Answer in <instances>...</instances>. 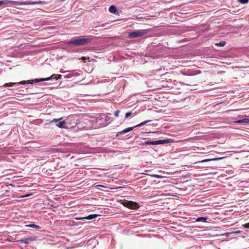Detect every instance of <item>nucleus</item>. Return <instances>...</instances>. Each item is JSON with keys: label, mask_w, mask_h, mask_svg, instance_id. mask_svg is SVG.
<instances>
[{"label": "nucleus", "mask_w": 249, "mask_h": 249, "mask_svg": "<svg viewBox=\"0 0 249 249\" xmlns=\"http://www.w3.org/2000/svg\"><path fill=\"white\" fill-rule=\"evenodd\" d=\"M95 37L92 36H82L81 38L72 39L68 42V44L80 46L90 43Z\"/></svg>", "instance_id": "1"}, {"label": "nucleus", "mask_w": 249, "mask_h": 249, "mask_svg": "<svg viewBox=\"0 0 249 249\" xmlns=\"http://www.w3.org/2000/svg\"><path fill=\"white\" fill-rule=\"evenodd\" d=\"M153 176H154V177H156V178H160V176H159V175H153Z\"/></svg>", "instance_id": "34"}, {"label": "nucleus", "mask_w": 249, "mask_h": 249, "mask_svg": "<svg viewBox=\"0 0 249 249\" xmlns=\"http://www.w3.org/2000/svg\"><path fill=\"white\" fill-rule=\"evenodd\" d=\"M5 4H7V2H5V0H0V6Z\"/></svg>", "instance_id": "29"}, {"label": "nucleus", "mask_w": 249, "mask_h": 249, "mask_svg": "<svg viewBox=\"0 0 249 249\" xmlns=\"http://www.w3.org/2000/svg\"><path fill=\"white\" fill-rule=\"evenodd\" d=\"M36 240V237H29L24 239H20L18 241L21 243L25 244H29L31 242Z\"/></svg>", "instance_id": "11"}, {"label": "nucleus", "mask_w": 249, "mask_h": 249, "mask_svg": "<svg viewBox=\"0 0 249 249\" xmlns=\"http://www.w3.org/2000/svg\"><path fill=\"white\" fill-rule=\"evenodd\" d=\"M61 76H62L61 75H59L57 77V78H58V79H60L61 78Z\"/></svg>", "instance_id": "36"}, {"label": "nucleus", "mask_w": 249, "mask_h": 249, "mask_svg": "<svg viewBox=\"0 0 249 249\" xmlns=\"http://www.w3.org/2000/svg\"><path fill=\"white\" fill-rule=\"evenodd\" d=\"M44 79H42V78H40V79H35L34 80H32V81H30V82H32L31 84L33 83V82H35V83H37V82H42V81H44Z\"/></svg>", "instance_id": "20"}, {"label": "nucleus", "mask_w": 249, "mask_h": 249, "mask_svg": "<svg viewBox=\"0 0 249 249\" xmlns=\"http://www.w3.org/2000/svg\"><path fill=\"white\" fill-rule=\"evenodd\" d=\"M31 195H32V194L25 195L21 196L20 197L21 198L27 197Z\"/></svg>", "instance_id": "33"}, {"label": "nucleus", "mask_w": 249, "mask_h": 249, "mask_svg": "<svg viewBox=\"0 0 249 249\" xmlns=\"http://www.w3.org/2000/svg\"><path fill=\"white\" fill-rule=\"evenodd\" d=\"M5 2H7V4L8 3H11L12 4L15 5H23L22 1L5 0Z\"/></svg>", "instance_id": "15"}, {"label": "nucleus", "mask_w": 249, "mask_h": 249, "mask_svg": "<svg viewBox=\"0 0 249 249\" xmlns=\"http://www.w3.org/2000/svg\"><path fill=\"white\" fill-rule=\"evenodd\" d=\"M233 123L235 124H249V119L246 118L242 120H239L237 121H235Z\"/></svg>", "instance_id": "14"}, {"label": "nucleus", "mask_w": 249, "mask_h": 249, "mask_svg": "<svg viewBox=\"0 0 249 249\" xmlns=\"http://www.w3.org/2000/svg\"><path fill=\"white\" fill-rule=\"evenodd\" d=\"M238 1L242 4L247 3L249 1V0H238Z\"/></svg>", "instance_id": "23"}, {"label": "nucleus", "mask_w": 249, "mask_h": 249, "mask_svg": "<svg viewBox=\"0 0 249 249\" xmlns=\"http://www.w3.org/2000/svg\"><path fill=\"white\" fill-rule=\"evenodd\" d=\"M227 237L229 236L230 235H232L231 232H227L223 234Z\"/></svg>", "instance_id": "32"}, {"label": "nucleus", "mask_w": 249, "mask_h": 249, "mask_svg": "<svg viewBox=\"0 0 249 249\" xmlns=\"http://www.w3.org/2000/svg\"><path fill=\"white\" fill-rule=\"evenodd\" d=\"M147 31L146 30H137L130 33L128 35L129 38H136L142 37L146 35Z\"/></svg>", "instance_id": "4"}, {"label": "nucleus", "mask_w": 249, "mask_h": 249, "mask_svg": "<svg viewBox=\"0 0 249 249\" xmlns=\"http://www.w3.org/2000/svg\"><path fill=\"white\" fill-rule=\"evenodd\" d=\"M98 187H105L104 186H103V185H98Z\"/></svg>", "instance_id": "38"}, {"label": "nucleus", "mask_w": 249, "mask_h": 249, "mask_svg": "<svg viewBox=\"0 0 249 249\" xmlns=\"http://www.w3.org/2000/svg\"><path fill=\"white\" fill-rule=\"evenodd\" d=\"M32 82H30V80L27 81H23L18 83H9L5 84L3 86L5 87H12L15 85H25L26 84H31Z\"/></svg>", "instance_id": "9"}, {"label": "nucleus", "mask_w": 249, "mask_h": 249, "mask_svg": "<svg viewBox=\"0 0 249 249\" xmlns=\"http://www.w3.org/2000/svg\"><path fill=\"white\" fill-rule=\"evenodd\" d=\"M98 216V214H89V215L88 216H86V217H80V218H77V219H89V220H90V219H93L96 217H97V216Z\"/></svg>", "instance_id": "13"}, {"label": "nucleus", "mask_w": 249, "mask_h": 249, "mask_svg": "<svg viewBox=\"0 0 249 249\" xmlns=\"http://www.w3.org/2000/svg\"><path fill=\"white\" fill-rule=\"evenodd\" d=\"M77 70L74 71H66L67 74L64 76L65 78H71L72 77L78 76L79 74L76 72Z\"/></svg>", "instance_id": "10"}, {"label": "nucleus", "mask_w": 249, "mask_h": 249, "mask_svg": "<svg viewBox=\"0 0 249 249\" xmlns=\"http://www.w3.org/2000/svg\"><path fill=\"white\" fill-rule=\"evenodd\" d=\"M66 124L69 126V128H71L77 124V116L75 115H71L69 116L65 120Z\"/></svg>", "instance_id": "3"}, {"label": "nucleus", "mask_w": 249, "mask_h": 249, "mask_svg": "<svg viewBox=\"0 0 249 249\" xmlns=\"http://www.w3.org/2000/svg\"><path fill=\"white\" fill-rule=\"evenodd\" d=\"M82 59L83 60H85V59H86V57H82Z\"/></svg>", "instance_id": "37"}, {"label": "nucleus", "mask_w": 249, "mask_h": 249, "mask_svg": "<svg viewBox=\"0 0 249 249\" xmlns=\"http://www.w3.org/2000/svg\"><path fill=\"white\" fill-rule=\"evenodd\" d=\"M62 119V118L58 119H53L52 122L56 124V125L59 128H69V126L67 125L65 120L61 121Z\"/></svg>", "instance_id": "7"}, {"label": "nucleus", "mask_w": 249, "mask_h": 249, "mask_svg": "<svg viewBox=\"0 0 249 249\" xmlns=\"http://www.w3.org/2000/svg\"><path fill=\"white\" fill-rule=\"evenodd\" d=\"M120 111L117 110L115 112L114 115L116 117H118L119 115Z\"/></svg>", "instance_id": "27"}, {"label": "nucleus", "mask_w": 249, "mask_h": 249, "mask_svg": "<svg viewBox=\"0 0 249 249\" xmlns=\"http://www.w3.org/2000/svg\"><path fill=\"white\" fill-rule=\"evenodd\" d=\"M51 77H53V79H55V80H57L58 79V78H57L56 75L53 74L51 76Z\"/></svg>", "instance_id": "30"}, {"label": "nucleus", "mask_w": 249, "mask_h": 249, "mask_svg": "<svg viewBox=\"0 0 249 249\" xmlns=\"http://www.w3.org/2000/svg\"><path fill=\"white\" fill-rule=\"evenodd\" d=\"M223 159H224L223 157H221V158H218L210 159H205V160H202L201 161H199L198 162H197L196 163H200V162H204L210 161H211V160L216 161V160H222Z\"/></svg>", "instance_id": "16"}, {"label": "nucleus", "mask_w": 249, "mask_h": 249, "mask_svg": "<svg viewBox=\"0 0 249 249\" xmlns=\"http://www.w3.org/2000/svg\"><path fill=\"white\" fill-rule=\"evenodd\" d=\"M60 72L61 73H67L66 71H63L62 70H61L60 71Z\"/></svg>", "instance_id": "35"}, {"label": "nucleus", "mask_w": 249, "mask_h": 249, "mask_svg": "<svg viewBox=\"0 0 249 249\" xmlns=\"http://www.w3.org/2000/svg\"><path fill=\"white\" fill-rule=\"evenodd\" d=\"M42 1H30V5H34L36 4L42 3Z\"/></svg>", "instance_id": "22"}, {"label": "nucleus", "mask_w": 249, "mask_h": 249, "mask_svg": "<svg viewBox=\"0 0 249 249\" xmlns=\"http://www.w3.org/2000/svg\"><path fill=\"white\" fill-rule=\"evenodd\" d=\"M26 227L33 228L36 229H40V227L39 226L33 224L27 225H26Z\"/></svg>", "instance_id": "19"}, {"label": "nucleus", "mask_w": 249, "mask_h": 249, "mask_svg": "<svg viewBox=\"0 0 249 249\" xmlns=\"http://www.w3.org/2000/svg\"><path fill=\"white\" fill-rule=\"evenodd\" d=\"M42 79L44 80V81H49L53 79V77L50 76L46 78H42Z\"/></svg>", "instance_id": "26"}, {"label": "nucleus", "mask_w": 249, "mask_h": 249, "mask_svg": "<svg viewBox=\"0 0 249 249\" xmlns=\"http://www.w3.org/2000/svg\"><path fill=\"white\" fill-rule=\"evenodd\" d=\"M87 121L89 123L90 125H91V126H93L94 127H97L95 126L96 125H97V118L90 117L89 119H87Z\"/></svg>", "instance_id": "12"}, {"label": "nucleus", "mask_w": 249, "mask_h": 249, "mask_svg": "<svg viewBox=\"0 0 249 249\" xmlns=\"http://www.w3.org/2000/svg\"><path fill=\"white\" fill-rule=\"evenodd\" d=\"M225 44H226V42L224 41H220L219 43L216 44V45L217 46L223 47V46H224L225 45Z\"/></svg>", "instance_id": "21"}, {"label": "nucleus", "mask_w": 249, "mask_h": 249, "mask_svg": "<svg viewBox=\"0 0 249 249\" xmlns=\"http://www.w3.org/2000/svg\"><path fill=\"white\" fill-rule=\"evenodd\" d=\"M207 219H208L207 217H199L197 218L196 219V222H206Z\"/></svg>", "instance_id": "18"}, {"label": "nucleus", "mask_w": 249, "mask_h": 249, "mask_svg": "<svg viewBox=\"0 0 249 249\" xmlns=\"http://www.w3.org/2000/svg\"><path fill=\"white\" fill-rule=\"evenodd\" d=\"M124 206L132 209H137L139 208V204L136 202L126 201L123 203Z\"/></svg>", "instance_id": "8"}, {"label": "nucleus", "mask_w": 249, "mask_h": 249, "mask_svg": "<svg viewBox=\"0 0 249 249\" xmlns=\"http://www.w3.org/2000/svg\"><path fill=\"white\" fill-rule=\"evenodd\" d=\"M170 142H172L170 141V139H165V140H160L155 141H145L142 143L143 145H158L161 144Z\"/></svg>", "instance_id": "6"}, {"label": "nucleus", "mask_w": 249, "mask_h": 249, "mask_svg": "<svg viewBox=\"0 0 249 249\" xmlns=\"http://www.w3.org/2000/svg\"><path fill=\"white\" fill-rule=\"evenodd\" d=\"M109 11L112 14H115L117 12V9L115 6L111 5L109 8Z\"/></svg>", "instance_id": "17"}, {"label": "nucleus", "mask_w": 249, "mask_h": 249, "mask_svg": "<svg viewBox=\"0 0 249 249\" xmlns=\"http://www.w3.org/2000/svg\"><path fill=\"white\" fill-rule=\"evenodd\" d=\"M241 232H242L241 231H232V232H231V233H232V235H236V234H238Z\"/></svg>", "instance_id": "24"}, {"label": "nucleus", "mask_w": 249, "mask_h": 249, "mask_svg": "<svg viewBox=\"0 0 249 249\" xmlns=\"http://www.w3.org/2000/svg\"><path fill=\"white\" fill-rule=\"evenodd\" d=\"M109 118L106 114H101L97 118V125L95 126L98 127H104L108 124Z\"/></svg>", "instance_id": "2"}, {"label": "nucleus", "mask_w": 249, "mask_h": 249, "mask_svg": "<svg viewBox=\"0 0 249 249\" xmlns=\"http://www.w3.org/2000/svg\"><path fill=\"white\" fill-rule=\"evenodd\" d=\"M242 226L245 228L249 229V223L245 224Z\"/></svg>", "instance_id": "28"}, {"label": "nucleus", "mask_w": 249, "mask_h": 249, "mask_svg": "<svg viewBox=\"0 0 249 249\" xmlns=\"http://www.w3.org/2000/svg\"><path fill=\"white\" fill-rule=\"evenodd\" d=\"M23 5H30V1H22Z\"/></svg>", "instance_id": "25"}, {"label": "nucleus", "mask_w": 249, "mask_h": 249, "mask_svg": "<svg viewBox=\"0 0 249 249\" xmlns=\"http://www.w3.org/2000/svg\"><path fill=\"white\" fill-rule=\"evenodd\" d=\"M131 115V112H127L125 114V118L126 119V118H128Z\"/></svg>", "instance_id": "31"}, {"label": "nucleus", "mask_w": 249, "mask_h": 249, "mask_svg": "<svg viewBox=\"0 0 249 249\" xmlns=\"http://www.w3.org/2000/svg\"><path fill=\"white\" fill-rule=\"evenodd\" d=\"M150 121H151L150 120L145 121H143V122H142L141 123H140L134 126L127 127L124 129L122 131L118 132L117 133L116 136L117 137H119L121 134H124L125 133H127L130 131H132V130H133V129L134 128L142 126L144 124L148 123V122H150Z\"/></svg>", "instance_id": "5"}]
</instances>
